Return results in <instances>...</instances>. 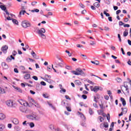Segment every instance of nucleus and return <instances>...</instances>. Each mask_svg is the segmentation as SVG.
I'll use <instances>...</instances> for the list:
<instances>
[{
  "label": "nucleus",
  "instance_id": "obj_36",
  "mask_svg": "<svg viewBox=\"0 0 131 131\" xmlns=\"http://www.w3.org/2000/svg\"><path fill=\"white\" fill-rule=\"evenodd\" d=\"M90 46H95L96 45V42L92 40H90Z\"/></svg>",
  "mask_w": 131,
  "mask_h": 131
},
{
  "label": "nucleus",
  "instance_id": "obj_39",
  "mask_svg": "<svg viewBox=\"0 0 131 131\" xmlns=\"http://www.w3.org/2000/svg\"><path fill=\"white\" fill-rule=\"evenodd\" d=\"M40 84L41 85H43L44 86H45V85H47V83H46L45 81H41Z\"/></svg>",
  "mask_w": 131,
  "mask_h": 131
},
{
  "label": "nucleus",
  "instance_id": "obj_49",
  "mask_svg": "<svg viewBox=\"0 0 131 131\" xmlns=\"http://www.w3.org/2000/svg\"><path fill=\"white\" fill-rule=\"evenodd\" d=\"M34 103L36 104H35V107H37V108H39L40 106L38 103H37L36 102H34Z\"/></svg>",
  "mask_w": 131,
  "mask_h": 131
},
{
  "label": "nucleus",
  "instance_id": "obj_12",
  "mask_svg": "<svg viewBox=\"0 0 131 131\" xmlns=\"http://www.w3.org/2000/svg\"><path fill=\"white\" fill-rule=\"evenodd\" d=\"M2 66L3 67L4 69H8L9 66L6 63V62H2Z\"/></svg>",
  "mask_w": 131,
  "mask_h": 131
},
{
  "label": "nucleus",
  "instance_id": "obj_60",
  "mask_svg": "<svg viewBox=\"0 0 131 131\" xmlns=\"http://www.w3.org/2000/svg\"><path fill=\"white\" fill-rule=\"evenodd\" d=\"M108 21H110V22H112V17L109 16L108 17Z\"/></svg>",
  "mask_w": 131,
  "mask_h": 131
},
{
  "label": "nucleus",
  "instance_id": "obj_48",
  "mask_svg": "<svg viewBox=\"0 0 131 131\" xmlns=\"http://www.w3.org/2000/svg\"><path fill=\"white\" fill-rule=\"evenodd\" d=\"M16 91H18V93H22V90H21L19 87L16 89Z\"/></svg>",
  "mask_w": 131,
  "mask_h": 131
},
{
  "label": "nucleus",
  "instance_id": "obj_62",
  "mask_svg": "<svg viewBox=\"0 0 131 131\" xmlns=\"http://www.w3.org/2000/svg\"><path fill=\"white\" fill-rule=\"evenodd\" d=\"M45 77L46 78H51V76L49 75H45Z\"/></svg>",
  "mask_w": 131,
  "mask_h": 131
},
{
  "label": "nucleus",
  "instance_id": "obj_17",
  "mask_svg": "<svg viewBox=\"0 0 131 131\" xmlns=\"http://www.w3.org/2000/svg\"><path fill=\"white\" fill-rule=\"evenodd\" d=\"M12 122L14 124H18L19 123V120H17V119L14 118L13 119Z\"/></svg>",
  "mask_w": 131,
  "mask_h": 131
},
{
  "label": "nucleus",
  "instance_id": "obj_14",
  "mask_svg": "<svg viewBox=\"0 0 131 131\" xmlns=\"http://www.w3.org/2000/svg\"><path fill=\"white\" fill-rule=\"evenodd\" d=\"M120 101L122 102L123 106H125L126 105V102L125 101V99H124V98L121 97Z\"/></svg>",
  "mask_w": 131,
  "mask_h": 131
},
{
  "label": "nucleus",
  "instance_id": "obj_2",
  "mask_svg": "<svg viewBox=\"0 0 131 131\" xmlns=\"http://www.w3.org/2000/svg\"><path fill=\"white\" fill-rule=\"evenodd\" d=\"M90 89L92 92H94V93H97L98 91H102L103 90V88L99 86H95L94 87L93 86H90Z\"/></svg>",
  "mask_w": 131,
  "mask_h": 131
},
{
  "label": "nucleus",
  "instance_id": "obj_26",
  "mask_svg": "<svg viewBox=\"0 0 131 131\" xmlns=\"http://www.w3.org/2000/svg\"><path fill=\"white\" fill-rule=\"evenodd\" d=\"M28 125L30 126V127H34V123L33 122H31V123H28Z\"/></svg>",
  "mask_w": 131,
  "mask_h": 131
},
{
  "label": "nucleus",
  "instance_id": "obj_52",
  "mask_svg": "<svg viewBox=\"0 0 131 131\" xmlns=\"http://www.w3.org/2000/svg\"><path fill=\"white\" fill-rule=\"evenodd\" d=\"M121 51L123 55H125V52H124V50H123V48H121Z\"/></svg>",
  "mask_w": 131,
  "mask_h": 131
},
{
  "label": "nucleus",
  "instance_id": "obj_11",
  "mask_svg": "<svg viewBox=\"0 0 131 131\" xmlns=\"http://www.w3.org/2000/svg\"><path fill=\"white\" fill-rule=\"evenodd\" d=\"M38 34H41V33H46V29L44 28H41L38 31Z\"/></svg>",
  "mask_w": 131,
  "mask_h": 131
},
{
  "label": "nucleus",
  "instance_id": "obj_54",
  "mask_svg": "<svg viewBox=\"0 0 131 131\" xmlns=\"http://www.w3.org/2000/svg\"><path fill=\"white\" fill-rule=\"evenodd\" d=\"M30 93L31 94H32V95H35V92H34V91H32V90H30Z\"/></svg>",
  "mask_w": 131,
  "mask_h": 131
},
{
  "label": "nucleus",
  "instance_id": "obj_27",
  "mask_svg": "<svg viewBox=\"0 0 131 131\" xmlns=\"http://www.w3.org/2000/svg\"><path fill=\"white\" fill-rule=\"evenodd\" d=\"M0 94H6V90L4 89H0Z\"/></svg>",
  "mask_w": 131,
  "mask_h": 131
},
{
  "label": "nucleus",
  "instance_id": "obj_25",
  "mask_svg": "<svg viewBox=\"0 0 131 131\" xmlns=\"http://www.w3.org/2000/svg\"><path fill=\"white\" fill-rule=\"evenodd\" d=\"M0 8L1 9H2L3 10V11H6V10H7V7H6L4 5H0Z\"/></svg>",
  "mask_w": 131,
  "mask_h": 131
},
{
  "label": "nucleus",
  "instance_id": "obj_47",
  "mask_svg": "<svg viewBox=\"0 0 131 131\" xmlns=\"http://www.w3.org/2000/svg\"><path fill=\"white\" fill-rule=\"evenodd\" d=\"M14 71L15 73H19V71L18 70V69L14 68Z\"/></svg>",
  "mask_w": 131,
  "mask_h": 131
},
{
  "label": "nucleus",
  "instance_id": "obj_15",
  "mask_svg": "<svg viewBox=\"0 0 131 131\" xmlns=\"http://www.w3.org/2000/svg\"><path fill=\"white\" fill-rule=\"evenodd\" d=\"M45 81H47V82H48L49 83H52L53 82V80L50 79H48L47 78H42Z\"/></svg>",
  "mask_w": 131,
  "mask_h": 131
},
{
  "label": "nucleus",
  "instance_id": "obj_37",
  "mask_svg": "<svg viewBox=\"0 0 131 131\" xmlns=\"http://www.w3.org/2000/svg\"><path fill=\"white\" fill-rule=\"evenodd\" d=\"M99 106L100 107L101 110L100 111V112H103L104 106H103V104H99Z\"/></svg>",
  "mask_w": 131,
  "mask_h": 131
},
{
  "label": "nucleus",
  "instance_id": "obj_18",
  "mask_svg": "<svg viewBox=\"0 0 131 131\" xmlns=\"http://www.w3.org/2000/svg\"><path fill=\"white\" fill-rule=\"evenodd\" d=\"M80 115V117L82 120H85V116H84V115L82 114V113H79Z\"/></svg>",
  "mask_w": 131,
  "mask_h": 131
},
{
  "label": "nucleus",
  "instance_id": "obj_10",
  "mask_svg": "<svg viewBox=\"0 0 131 131\" xmlns=\"http://www.w3.org/2000/svg\"><path fill=\"white\" fill-rule=\"evenodd\" d=\"M31 54H32V56H33V58H34L35 59H36V60H38V59H39V56H37L34 52L32 51V53H31Z\"/></svg>",
  "mask_w": 131,
  "mask_h": 131
},
{
  "label": "nucleus",
  "instance_id": "obj_24",
  "mask_svg": "<svg viewBox=\"0 0 131 131\" xmlns=\"http://www.w3.org/2000/svg\"><path fill=\"white\" fill-rule=\"evenodd\" d=\"M93 5L94 7H96V8H99V7H100V4L98 2L94 3Z\"/></svg>",
  "mask_w": 131,
  "mask_h": 131
},
{
  "label": "nucleus",
  "instance_id": "obj_4",
  "mask_svg": "<svg viewBox=\"0 0 131 131\" xmlns=\"http://www.w3.org/2000/svg\"><path fill=\"white\" fill-rule=\"evenodd\" d=\"M28 118H29V119H31L32 120H38L39 119L37 118V116L34 114L28 116Z\"/></svg>",
  "mask_w": 131,
  "mask_h": 131
},
{
  "label": "nucleus",
  "instance_id": "obj_9",
  "mask_svg": "<svg viewBox=\"0 0 131 131\" xmlns=\"http://www.w3.org/2000/svg\"><path fill=\"white\" fill-rule=\"evenodd\" d=\"M19 109L20 111L23 113H26V111H27V108L25 106H21Z\"/></svg>",
  "mask_w": 131,
  "mask_h": 131
},
{
  "label": "nucleus",
  "instance_id": "obj_55",
  "mask_svg": "<svg viewBox=\"0 0 131 131\" xmlns=\"http://www.w3.org/2000/svg\"><path fill=\"white\" fill-rule=\"evenodd\" d=\"M85 13H86V10H83V11H81V14H82L83 15H84V14H85Z\"/></svg>",
  "mask_w": 131,
  "mask_h": 131
},
{
  "label": "nucleus",
  "instance_id": "obj_46",
  "mask_svg": "<svg viewBox=\"0 0 131 131\" xmlns=\"http://www.w3.org/2000/svg\"><path fill=\"white\" fill-rule=\"evenodd\" d=\"M118 38H119V41L121 42V37H120V34H118Z\"/></svg>",
  "mask_w": 131,
  "mask_h": 131
},
{
  "label": "nucleus",
  "instance_id": "obj_35",
  "mask_svg": "<svg viewBox=\"0 0 131 131\" xmlns=\"http://www.w3.org/2000/svg\"><path fill=\"white\" fill-rule=\"evenodd\" d=\"M98 119H99L100 122H103V121L104 120V118H103V117L101 116L98 117Z\"/></svg>",
  "mask_w": 131,
  "mask_h": 131
},
{
  "label": "nucleus",
  "instance_id": "obj_50",
  "mask_svg": "<svg viewBox=\"0 0 131 131\" xmlns=\"http://www.w3.org/2000/svg\"><path fill=\"white\" fill-rule=\"evenodd\" d=\"M87 82L91 84H94V82L91 81L90 80H87Z\"/></svg>",
  "mask_w": 131,
  "mask_h": 131
},
{
  "label": "nucleus",
  "instance_id": "obj_32",
  "mask_svg": "<svg viewBox=\"0 0 131 131\" xmlns=\"http://www.w3.org/2000/svg\"><path fill=\"white\" fill-rule=\"evenodd\" d=\"M128 35V32H126V30H125V31L123 32V36L126 37Z\"/></svg>",
  "mask_w": 131,
  "mask_h": 131
},
{
  "label": "nucleus",
  "instance_id": "obj_16",
  "mask_svg": "<svg viewBox=\"0 0 131 131\" xmlns=\"http://www.w3.org/2000/svg\"><path fill=\"white\" fill-rule=\"evenodd\" d=\"M6 118V116L4 114L0 113V120H4Z\"/></svg>",
  "mask_w": 131,
  "mask_h": 131
},
{
  "label": "nucleus",
  "instance_id": "obj_42",
  "mask_svg": "<svg viewBox=\"0 0 131 131\" xmlns=\"http://www.w3.org/2000/svg\"><path fill=\"white\" fill-rule=\"evenodd\" d=\"M104 30L105 31H109V30H110V28H109V27H104Z\"/></svg>",
  "mask_w": 131,
  "mask_h": 131
},
{
  "label": "nucleus",
  "instance_id": "obj_41",
  "mask_svg": "<svg viewBox=\"0 0 131 131\" xmlns=\"http://www.w3.org/2000/svg\"><path fill=\"white\" fill-rule=\"evenodd\" d=\"M6 60L7 61V62H11L12 61V58L8 57L7 58Z\"/></svg>",
  "mask_w": 131,
  "mask_h": 131
},
{
  "label": "nucleus",
  "instance_id": "obj_34",
  "mask_svg": "<svg viewBox=\"0 0 131 131\" xmlns=\"http://www.w3.org/2000/svg\"><path fill=\"white\" fill-rule=\"evenodd\" d=\"M81 56H82V59H83V60H85L86 59H88V57L86 56V55H84V54H81Z\"/></svg>",
  "mask_w": 131,
  "mask_h": 131
},
{
  "label": "nucleus",
  "instance_id": "obj_1",
  "mask_svg": "<svg viewBox=\"0 0 131 131\" xmlns=\"http://www.w3.org/2000/svg\"><path fill=\"white\" fill-rule=\"evenodd\" d=\"M71 73L75 75H81L82 76H85V73H84L80 68L76 69V71H72Z\"/></svg>",
  "mask_w": 131,
  "mask_h": 131
},
{
  "label": "nucleus",
  "instance_id": "obj_6",
  "mask_svg": "<svg viewBox=\"0 0 131 131\" xmlns=\"http://www.w3.org/2000/svg\"><path fill=\"white\" fill-rule=\"evenodd\" d=\"M13 100H8L6 101V105L10 107H12L14 106V104H13Z\"/></svg>",
  "mask_w": 131,
  "mask_h": 131
},
{
  "label": "nucleus",
  "instance_id": "obj_40",
  "mask_svg": "<svg viewBox=\"0 0 131 131\" xmlns=\"http://www.w3.org/2000/svg\"><path fill=\"white\" fill-rule=\"evenodd\" d=\"M79 7H80V8H82V9H84V5L83 4H82V3H80L79 4Z\"/></svg>",
  "mask_w": 131,
  "mask_h": 131
},
{
  "label": "nucleus",
  "instance_id": "obj_31",
  "mask_svg": "<svg viewBox=\"0 0 131 131\" xmlns=\"http://www.w3.org/2000/svg\"><path fill=\"white\" fill-rule=\"evenodd\" d=\"M49 128L51 130H54V129H55V128L54 127V125L53 124H50L49 125Z\"/></svg>",
  "mask_w": 131,
  "mask_h": 131
},
{
  "label": "nucleus",
  "instance_id": "obj_51",
  "mask_svg": "<svg viewBox=\"0 0 131 131\" xmlns=\"http://www.w3.org/2000/svg\"><path fill=\"white\" fill-rule=\"evenodd\" d=\"M16 55H17V51H14L12 53V55L13 56H16Z\"/></svg>",
  "mask_w": 131,
  "mask_h": 131
},
{
  "label": "nucleus",
  "instance_id": "obj_58",
  "mask_svg": "<svg viewBox=\"0 0 131 131\" xmlns=\"http://www.w3.org/2000/svg\"><path fill=\"white\" fill-rule=\"evenodd\" d=\"M36 4H37V2H32V6H35V5H36Z\"/></svg>",
  "mask_w": 131,
  "mask_h": 131
},
{
  "label": "nucleus",
  "instance_id": "obj_20",
  "mask_svg": "<svg viewBox=\"0 0 131 131\" xmlns=\"http://www.w3.org/2000/svg\"><path fill=\"white\" fill-rule=\"evenodd\" d=\"M91 63H92V64H95V65H99V64H100V62H99V61L98 60H95L94 61H91Z\"/></svg>",
  "mask_w": 131,
  "mask_h": 131
},
{
  "label": "nucleus",
  "instance_id": "obj_22",
  "mask_svg": "<svg viewBox=\"0 0 131 131\" xmlns=\"http://www.w3.org/2000/svg\"><path fill=\"white\" fill-rule=\"evenodd\" d=\"M4 128H5V125H4L3 124H0V131L4 130Z\"/></svg>",
  "mask_w": 131,
  "mask_h": 131
},
{
  "label": "nucleus",
  "instance_id": "obj_53",
  "mask_svg": "<svg viewBox=\"0 0 131 131\" xmlns=\"http://www.w3.org/2000/svg\"><path fill=\"white\" fill-rule=\"evenodd\" d=\"M67 110L69 111V112H71V108L70 107L67 106Z\"/></svg>",
  "mask_w": 131,
  "mask_h": 131
},
{
  "label": "nucleus",
  "instance_id": "obj_5",
  "mask_svg": "<svg viewBox=\"0 0 131 131\" xmlns=\"http://www.w3.org/2000/svg\"><path fill=\"white\" fill-rule=\"evenodd\" d=\"M19 103L22 105L24 106V107H27V106H29V103H28V102L25 101H23V100H20L19 101Z\"/></svg>",
  "mask_w": 131,
  "mask_h": 131
},
{
  "label": "nucleus",
  "instance_id": "obj_7",
  "mask_svg": "<svg viewBox=\"0 0 131 131\" xmlns=\"http://www.w3.org/2000/svg\"><path fill=\"white\" fill-rule=\"evenodd\" d=\"M8 46L5 45L3 46L1 48V51L4 53L6 54L7 53V51L8 50Z\"/></svg>",
  "mask_w": 131,
  "mask_h": 131
},
{
  "label": "nucleus",
  "instance_id": "obj_44",
  "mask_svg": "<svg viewBox=\"0 0 131 131\" xmlns=\"http://www.w3.org/2000/svg\"><path fill=\"white\" fill-rule=\"evenodd\" d=\"M27 121H25L23 123V125H25L26 126H27V125H28V123H27Z\"/></svg>",
  "mask_w": 131,
  "mask_h": 131
},
{
  "label": "nucleus",
  "instance_id": "obj_13",
  "mask_svg": "<svg viewBox=\"0 0 131 131\" xmlns=\"http://www.w3.org/2000/svg\"><path fill=\"white\" fill-rule=\"evenodd\" d=\"M36 89L37 91H41L42 88L41 86V85H40L39 83H38L36 84Z\"/></svg>",
  "mask_w": 131,
  "mask_h": 131
},
{
  "label": "nucleus",
  "instance_id": "obj_29",
  "mask_svg": "<svg viewBox=\"0 0 131 131\" xmlns=\"http://www.w3.org/2000/svg\"><path fill=\"white\" fill-rule=\"evenodd\" d=\"M89 114L90 115H93V114H94V111L92 110L91 108H89Z\"/></svg>",
  "mask_w": 131,
  "mask_h": 131
},
{
  "label": "nucleus",
  "instance_id": "obj_64",
  "mask_svg": "<svg viewBox=\"0 0 131 131\" xmlns=\"http://www.w3.org/2000/svg\"><path fill=\"white\" fill-rule=\"evenodd\" d=\"M8 128H12V124H8Z\"/></svg>",
  "mask_w": 131,
  "mask_h": 131
},
{
  "label": "nucleus",
  "instance_id": "obj_19",
  "mask_svg": "<svg viewBox=\"0 0 131 131\" xmlns=\"http://www.w3.org/2000/svg\"><path fill=\"white\" fill-rule=\"evenodd\" d=\"M121 110L124 114H126V113H127V109L126 108H123V107H122Z\"/></svg>",
  "mask_w": 131,
  "mask_h": 131
},
{
  "label": "nucleus",
  "instance_id": "obj_38",
  "mask_svg": "<svg viewBox=\"0 0 131 131\" xmlns=\"http://www.w3.org/2000/svg\"><path fill=\"white\" fill-rule=\"evenodd\" d=\"M81 126H83V127H86V125L85 122L81 123Z\"/></svg>",
  "mask_w": 131,
  "mask_h": 131
},
{
  "label": "nucleus",
  "instance_id": "obj_23",
  "mask_svg": "<svg viewBox=\"0 0 131 131\" xmlns=\"http://www.w3.org/2000/svg\"><path fill=\"white\" fill-rule=\"evenodd\" d=\"M12 20L14 24H16V25H19V24H18V20H17L16 19H12Z\"/></svg>",
  "mask_w": 131,
  "mask_h": 131
},
{
  "label": "nucleus",
  "instance_id": "obj_28",
  "mask_svg": "<svg viewBox=\"0 0 131 131\" xmlns=\"http://www.w3.org/2000/svg\"><path fill=\"white\" fill-rule=\"evenodd\" d=\"M64 125L65 127H66V128H67L68 130H69V131H74L72 129V128H68V125H67V124H64Z\"/></svg>",
  "mask_w": 131,
  "mask_h": 131
},
{
  "label": "nucleus",
  "instance_id": "obj_3",
  "mask_svg": "<svg viewBox=\"0 0 131 131\" xmlns=\"http://www.w3.org/2000/svg\"><path fill=\"white\" fill-rule=\"evenodd\" d=\"M21 25L24 28H27V27H31V24L28 20H24L21 23Z\"/></svg>",
  "mask_w": 131,
  "mask_h": 131
},
{
  "label": "nucleus",
  "instance_id": "obj_33",
  "mask_svg": "<svg viewBox=\"0 0 131 131\" xmlns=\"http://www.w3.org/2000/svg\"><path fill=\"white\" fill-rule=\"evenodd\" d=\"M116 80L117 81V82H121V81H122V80L121 79V78L118 77L116 79Z\"/></svg>",
  "mask_w": 131,
  "mask_h": 131
},
{
  "label": "nucleus",
  "instance_id": "obj_56",
  "mask_svg": "<svg viewBox=\"0 0 131 131\" xmlns=\"http://www.w3.org/2000/svg\"><path fill=\"white\" fill-rule=\"evenodd\" d=\"M58 66H59L60 67H63V64L61 62H59L58 63Z\"/></svg>",
  "mask_w": 131,
  "mask_h": 131
},
{
  "label": "nucleus",
  "instance_id": "obj_30",
  "mask_svg": "<svg viewBox=\"0 0 131 131\" xmlns=\"http://www.w3.org/2000/svg\"><path fill=\"white\" fill-rule=\"evenodd\" d=\"M76 84H77V85H80L81 84V82L78 80H75Z\"/></svg>",
  "mask_w": 131,
  "mask_h": 131
},
{
  "label": "nucleus",
  "instance_id": "obj_8",
  "mask_svg": "<svg viewBox=\"0 0 131 131\" xmlns=\"http://www.w3.org/2000/svg\"><path fill=\"white\" fill-rule=\"evenodd\" d=\"M125 83H127V82H124L123 86L124 88H125V91H126L127 94H129V91L128 90V86L127 85V84H125Z\"/></svg>",
  "mask_w": 131,
  "mask_h": 131
},
{
  "label": "nucleus",
  "instance_id": "obj_21",
  "mask_svg": "<svg viewBox=\"0 0 131 131\" xmlns=\"http://www.w3.org/2000/svg\"><path fill=\"white\" fill-rule=\"evenodd\" d=\"M25 79H29L30 78V74H27L25 75L24 77Z\"/></svg>",
  "mask_w": 131,
  "mask_h": 131
},
{
  "label": "nucleus",
  "instance_id": "obj_45",
  "mask_svg": "<svg viewBox=\"0 0 131 131\" xmlns=\"http://www.w3.org/2000/svg\"><path fill=\"white\" fill-rule=\"evenodd\" d=\"M32 78L35 80H38V78L36 76H34L32 77Z\"/></svg>",
  "mask_w": 131,
  "mask_h": 131
},
{
  "label": "nucleus",
  "instance_id": "obj_43",
  "mask_svg": "<svg viewBox=\"0 0 131 131\" xmlns=\"http://www.w3.org/2000/svg\"><path fill=\"white\" fill-rule=\"evenodd\" d=\"M82 98H83V99H84V100H85L88 98V96H86V95L83 94L82 95Z\"/></svg>",
  "mask_w": 131,
  "mask_h": 131
},
{
  "label": "nucleus",
  "instance_id": "obj_61",
  "mask_svg": "<svg viewBox=\"0 0 131 131\" xmlns=\"http://www.w3.org/2000/svg\"><path fill=\"white\" fill-rule=\"evenodd\" d=\"M91 8L92 9V10H96V7L94 6H91Z\"/></svg>",
  "mask_w": 131,
  "mask_h": 131
},
{
  "label": "nucleus",
  "instance_id": "obj_57",
  "mask_svg": "<svg viewBox=\"0 0 131 131\" xmlns=\"http://www.w3.org/2000/svg\"><path fill=\"white\" fill-rule=\"evenodd\" d=\"M47 69H48V71H52V69L51 68V66H49V67H48Z\"/></svg>",
  "mask_w": 131,
  "mask_h": 131
},
{
  "label": "nucleus",
  "instance_id": "obj_59",
  "mask_svg": "<svg viewBox=\"0 0 131 131\" xmlns=\"http://www.w3.org/2000/svg\"><path fill=\"white\" fill-rule=\"evenodd\" d=\"M39 34H40L41 37H45L44 38H46V35L43 34V33Z\"/></svg>",
  "mask_w": 131,
  "mask_h": 131
},
{
  "label": "nucleus",
  "instance_id": "obj_63",
  "mask_svg": "<svg viewBox=\"0 0 131 131\" xmlns=\"http://www.w3.org/2000/svg\"><path fill=\"white\" fill-rule=\"evenodd\" d=\"M127 64H128V65H129L130 66H131V61H130V59L128 60V61H127Z\"/></svg>",
  "mask_w": 131,
  "mask_h": 131
}]
</instances>
